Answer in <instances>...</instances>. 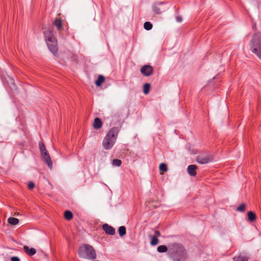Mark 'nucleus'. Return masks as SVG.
Segmentation results:
<instances>
[{
    "label": "nucleus",
    "mask_w": 261,
    "mask_h": 261,
    "mask_svg": "<svg viewBox=\"0 0 261 261\" xmlns=\"http://www.w3.org/2000/svg\"><path fill=\"white\" fill-rule=\"evenodd\" d=\"M102 228L103 230L106 232V233L108 234L113 235L115 234V229L113 227L109 226L107 224H103L102 226Z\"/></svg>",
    "instance_id": "9"
},
{
    "label": "nucleus",
    "mask_w": 261,
    "mask_h": 261,
    "mask_svg": "<svg viewBox=\"0 0 261 261\" xmlns=\"http://www.w3.org/2000/svg\"><path fill=\"white\" fill-rule=\"evenodd\" d=\"M248 257L244 254H239L233 257V261H248Z\"/></svg>",
    "instance_id": "12"
},
{
    "label": "nucleus",
    "mask_w": 261,
    "mask_h": 261,
    "mask_svg": "<svg viewBox=\"0 0 261 261\" xmlns=\"http://www.w3.org/2000/svg\"><path fill=\"white\" fill-rule=\"evenodd\" d=\"M163 5L162 3H156L152 6V9L155 14H159L161 12V10L163 9L161 6Z\"/></svg>",
    "instance_id": "10"
},
{
    "label": "nucleus",
    "mask_w": 261,
    "mask_h": 261,
    "mask_svg": "<svg viewBox=\"0 0 261 261\" xmlns=\"http://www.w3.org/2000/svg\"><path fill=\"white\" fill-rule=\"evenodd\" d=\"M119 129L117 127H113L109 131L102 142V146L105 149L109 150L113 147Z\"/></svg>",
    "instance_id": "3"
},
{
    "label": "nucleus",
    "mask_w": 261,
    "mask_h": 261,
    "mask_svg": "<svg viewBox=\"0 0 261 261\" xmlns=\"http://www.w3.org/2000/svg\"><path fill=\"white\" fill-rule=\"evenodd\" d=\"M246 209V205L244 203L241 204L237 207V210L240 212H244Z\"/></svg>",
    "instance_id": "27"
},
{
    "label": "nucleus",
    "mask_w": 261,
    "mask_h": 261,
    "mask_svg": "<svg viewBox=\"0 0 261 261\" xmlns=\"http://www.w3.org/2000/svg\"><path fill=\"white\" fill-rule=\"evenodd\" d=\"M160 232L159 231L156 230L154 232V236L153 237H156V238H158V237H160Z\"/></svg>",
    "instance_id": "30"
},
{
    "label": "nucleus",
    "mask_w": 261,
    "mask_h": 261,
    "mask_svg": "<svg viewBox=\"0 0 261 261\" xmlns=\"http://www.w3.org/2000/svg\"><path fill=\"white\" fill-rule=\"evenodd\" d=\"M8 222L11 225H15L19 222V220L17 218L10 217L8 219Z\"/></svg>",
    "instance_id": "18"
},
{
    "label": "nucleus",
    "mask_w": 261,
    "mask_h": 261,
    "mask_svg": "<svg viewBox=\"0 0 261 261\" xmlns=\"http://www.w3.org/2000/svg\"><path fill=\"white\" fill-rule=\"evenodd\" d=\"M39 145L40 150L42 154L43 155V159L45 160L48 167L51 169L53 166L52 162L50 159V156L47 150L45 148V146L44 143L42 142H40Z\"/></svg>",
    "instance_id": "6"
},
{
    "label": "nucleus",
    "mask_w": 261,
    "mask_h": 261,
    "mask_svg": "<svg viewBox=\"0 0 261 261\" xmlns=\"http://www.w3.org/2000/svg\"><path fill=\"white\" fill-rule=\"evenodd\" d=\"M53 24L54 26L57 27V29L59 31H60L63 28V24L62 20L59 18H56L54 20L53 22Z\"/></svg>",
    "instance_id": "15"
},
{
    "label": "nucleus",
    "mask_w": 261,
    "mask_h": 261,
    "mask_svg": "<svg viewBox=\"0 0 261 261\" xmlns=\"http://www.w3.org/2000/svg\"><path fill=\"white\" fill-rule=\"evenodd\" d=\"M159 243V240L156 237H152L150 241V244L152 246L157 245Z\"/></svg>",
    "instance_id": "26"
},
{
    "label": "nucleus",
    "mask_w": 261,
    "mask_h": 261,
    "mask_svg": "<svg viewBox=\"0 0 261 261\" xmlns=\"http://www.w3.org/2000/svg\"><path fill=\"white\" fill-rule=\"evenodd\" d=\"M122 162L119 159H114L112 161V165L114 166L119 167L121 166Z\"/></svg>",
    "instance_id": "24"
},
{
    "label": "nucleus",
    "mask_w": 261,
    "mask_h": 261,
    "mask_svg": "<svg viewBox=\"0 0 261 261\" xmlns=\"http://www.w3.org/2000/svg\"><path fill=\"white\" fill-rule=\"evenodd\" d=\"M160 170L163 172H166L167 171V165L165 163H162L159 166Z\"/></svg>",
    "instance_id": "25"
},
{
    "label": "nucleus",
    "mask_w": 261,
    "mask_h": 261,
    "mask_svg": "<svg viewBox=\"0 0 261 261\" xmlns=\"http://www.w3.org/2000/svg\"><path fill=\"white\" fill-rule=\"evenodd\" d=\"M176 21L178 22H180L182 21V17L180 16H178L176 18Z\"/></svg>",
    "instance_id": "31"
},
{
    "label": "nucleus",
    "mask_w": 261,
    "mask_h": 261,
    "mask_svg": "<svg viewBox=\"0 0 261 261\" xmlns=\"http://www.w3.org/2000/svg\"><path fill=\"white\" fill-rule=\"evenodd\" d=\"M247 216L248 220L250 222L254 221L256 218V214L252 211L247 213Z\"/></svg>",
    "instance_id": "16"
},
{
    "label": "nucleus",
    "mask_w": 261,
    "mask_h": 261,
    "mask_svg": "<svg viewBox=\"0 0 261 261\" xmlns=\"http://www.w3.org/2000/svg\"><path fill=\"white\" fill-rule=\"evenodd\" d=\"M167 250L168 248L167 246L165 245H160L157 248L158 251L161 253L165 252L167 251Z\"/></svg>",
    "instance_id": "21"
},
{
    "label": "nucleus",
    "mask_w": 261,
    "mask_h": 261,
    "mask_svg": "<svg viewBox=\"0 0 261 261\" xmlns=\"http://www.w3.org/2000/svg\"><path fill=\"white\" fill-rule=\"evenodd\" d=\"M142 74L146 76H150L152 74L153 72L152 67L148 65L143 66L140 70Z\"/></svg>",
    "instance_id": "8"
},
{
    "label": "nucleus",
    "mask_w": 261,
    "mask_h": 261,
    "mask_svg": "<svg viewBox=\"0 0 261 261\" xmlns=\"http://www.w3.org/2000/svg\"><path fill=\"white\" fill-rule=\"evenodd\" d=\"M64 218L67 220H70L73 218L72 213L69 211H66L64 213Z\"/></svg>",
    "instance_id": "19"
},
{
    "label": "nucleus",
    "mask_w": 261,
    "mask_h": 261,
    "mask_svg": "<svg viewBox=\"0 0 261 261\" xmlns=\"http://www.w3.org/2000/svg\"><path fill=\"white\" fill-rule=\"evenodd\" d=\"M79 254L82 258L89 259H94L96 257L95 250L88 244H83L79 247Z\"/></svg>",
    "instance_id": "5"
},
{
    "label": "nucleus",
    "mask_w": 261,
    "mask_h": 261,
    "mask_svg": "<svg viewBox=\"0 0 261 261\" xmlns=\"http://www.w3.org/2000/svg\"><path fill=\"white\" fill-rule=\"evenodd\" d=\"M144 27L145 30L149 31L152 28V25L150 22L146 21L144 24Z\"/></svg>",
    "instance_id": "23"
},
{
    "label": "nucleus",
    "mask_w": 261,
    "mask_h": 261,
    "mask_svg": "<svg viewBox=\"0 0 261 261\" xmlns=\"http://www.w3.org/2000/svg\"><path fill=\"white\" fill-rule=\"evenodd\" d=\"M47 46L50 51L55 55L58 54V41L55 37L53 28H49L43 32Z\"/></svg>",
    "instance_id": "1"
},
{
    "label": "nucleus",
    "mask_w": 261,
    "mask_h": 261,
    "mask_svg": "<svg viewBox=\"0 0 261 261\" xmlns=\"http://www.w3.org/2000/svg\"><path fill=\"white\" fill-rule=\"evenodd\" d=\"M23 250L25 251V252L28 255H29L30 256H32L33 255H34L36 252V250L34 248H30L27 246H23Z\"/></svg>",
    "instance_id": "13"
},
{
    "label": "nucleus",
    "mask_w": 261,
    "mask_h": 261,
    "mask_svg": "<svg viewBox=\"0 0 261 261\" xmlns=\"http://www.w3.org/2000/svg\"><path fill=\"white\" fill-rule=\"evenodd\" d=\"M213 160V156L207 152H203L197 156L196 161L200 164H205Z\"/></svg>",
    "instance_id": "7"
},
{
    "label": "nucleus",
    "mask_w": 261,
    "mask_h": 261,
    "mask_svg": "<svg viewBox=\"0 0 261 261\" xmlns=\"http://www.w3.org/2000/svg\"><path fill=\"white\" fill-rule=\"evenodd\" d=\"M102 123L99 118H95L94 120L93 126L95 129H99L101 127Z\"/></svg>",
    "instance_id": "14"
},
{
    "label": "nucleus",
    "mask_w": 261,
    "mask_h": 261,
    "mask_svg": "<svg viewBox=\"0 0 261 261\" xmlns=\"http://www.w3.org/2000/svg\"><path fill=\"white\" fill-rule=\"evenodd\" d=\"M249 46L252 53L261 60V33L256 32L252 35Z\"/></svg>",
    "instance_id": "2"
},
{
    "label": "nucleus",
    "mask_w": 261,
    "mask_h": 261,
    "mask_svg": "<svg viewBox=\"0 0 261 261\" xmlns=\"http://www.w3.org/2000/svg\"><path fill=\"white\" fill-rule=\"evenodd\" d=\"M150 88V85L149 84L146 83L143 86V92L147 94L149 93Z\"/></svg>",
    "instance_id": "22"
},
{
    "label": "nucleus",
    "mask_w": 261,
    "mask_h": 261,
    "mask_svg": "<svg viewBox=\"0 0 261 261\" xmlns=\"http://www.w3.org/2000/svg\"><path fill=\"white\" fill-rule=\"evenodd\" d=\"M169 251L174 261H181L186 258V251L181 245L173 243L169 246Z\"/></svg>",
    "instance_id": "4"
},
{
    "label": "nucleus",
    "mask_w": 261,
    "mask_h": 261,
    "mask_svg": "<svg viewBox=\"0 0 261 261\" xmlns=\"http://www.w3.org/2000/svg\"><path fill=\"white\" fill-rule=\"evenodd\" d=\"M105 78L102 75H99L98 77L97 80L95 81V85L97 87H99L101 86V84L105 82Z\"/></svg>",
    "instance_id": "17"
},
{
    "label": "nucleus",
    "mask_w": 261,
    "mask_h": 261,
    "mask_svg": "<svg viewBox=\"0 0 261 261\" xmlns=\"http://www.w3.org/2000/svg\"><path fill=\"white\" fill-rule=\"evenodd\" d=\"M119 236L122 237L126 234V228L124 226H120L118 229Z\"/></svg>",
    "instance_id": "20"
},
{
    "label": "nucleus",
    "mask_w": 261,
    "mask_h": 261,
    "mask_svg": "<svg viewBox=\"0 0 261 261\" xmlns=\"http://www.w3.org/2000/svg\"><path fill=\"white\" fill-rule=\"evenodd\" d=\"M67 54L71 57H72L73 56V55L70 53V51H68L67 52Z\"/></svg>",
    "instance_id": "32"
},
{
    "label": "nucleus",
    "mask_w": 261,
    "mask_h": 261,
    "mask_svg": "<svg viewBox=\"0 0 261 261\" xmlns=\"http://www.w3.org/2000/svg\"><path fill=\"white\" fill-rule=\"evenodd\" d=\"M11 261H20L19 258L17 256H13L11 258Z\"/></svg>",
    "instance_id": "29"
},
{
    "label": "nucleus",
    "mask_w": 261,
    "mask_h": 261,
    "mask_svg": "<svg viewBox=\"0 0 261 261\" xmlns=\"http://www.w3.org/2000/svg\"><path fill=\"white\" fill-rule=\"evenodd\" d=\"M197 167L195 165H191L188 167L187 171L191 176H195L197 174Z\"/></svg>",
    "instance_id": "11"
},
{
    "label": "nucleus",
    "mask_w": 261,
    "mask_h": 261,
    "mask_svg": "<svg viewBox=\"0 0 261 261\" xmlns=\"http://www.w3.org/2000/svg\"><path fill=\"white\" fill-rule=\"evenodd\" d=\"M28 188L30 190L33 189L35 187V184L33 182L30 181L28 184Z\"/></svg>",
    "instance_id": "28"
}]
</instances>
